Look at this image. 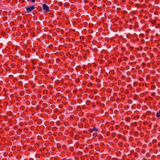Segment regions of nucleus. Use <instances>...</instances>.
Instances as JSON below:
<instances>
[{"instance_id":"1","label":"nucleus","mask_w":160,"mask_h":160,"mask_svg":"<svg viewBox=\"0 0 160 160\" xmlns=\"http://www.w3.org/2000/svg\"><path fill=\"white\" fill-rule=\"evenodd\" d=\"M26 10V12L27 13H31L32 11L36 8V7L34 6H31L29 7H25Z\"/></svg>"},{"instance_id":"2","label":"nucleus","mask_w":160,"mask_h":160,"mask_svg":"<svg viewBox=\"0 0 160 160\" xmlns=\"http://www.w3.org/2000/svg\"><path fill=\"white\" fill-rule=\"evenodd\" d=\"M42 8L45 12H47L49 11V7L46 4H43L42 5Z\"/></svg>"},{"instance_id":"3","label":"nucleus","mask_w":160,"mask_h":160,"mask_svg":"<svg viewBox=\"0 0 160 160\" xmlns=\"http://www.w3.org/2000/svg\"><path fill=\"white\" fill-rule=\"evenodd\" d=\"M88 131L90 133H92L93 132H96V135H97V132L98 131V129L94 127L93 128H90L88 129Z\"/></svg>"},{"instance_id":"4","label":"nucleus","mask_w":160,"mask_h":160,"mask_svg":"<svg viewBox=\"0 0 160 160\" xmlns=\"http://www.w3.org/2000/svg\"><path fill=\"white\" fill-rule=\"evenodd\" d=\"M150 22H151L153 25H155L156 23V22L154 20H153L152 19H150L149 20Z\"/></svg>"},{"instance_id":"5","label":"nucleus","mask_w":160,"mask_h":160,"mask_svg":"<svg viewBox=\"0 0 160 160\" xmlns=\"http://www.w3.org/2000/svg\"><path fill=\"white\" fill-rule=\"evenodd\" d=\"M156 116L157 118H160V110L157 113Z\"/></svg>"},{"instance_id":"6","label":"nucleus","mask_w":160,"mask_h":160,"mask_svg":"<svg viewBox=\"0 0 160 160\" xmlns=\"http://www.w3.org/2000/svg\"><path fill=\"white\" fill-rule=\"evenodd\" d=\"M144 36H145V35H144V34H143V33H141L139 35V37L140 38H144Z\"/></svg>"},{"instance_id":"7","label":"nucleus","mask_w":160,"mask_h":160,"mask_svg":"<svg viewBox=\"0 0 160 160\" xmlns=\"http://www.w3.org/2000/svg\"><path fill=\"white\" fill-rule=\"evenodd\" d=\"M131 118L129 117H127L125 118V120L127 122H129Z\"/></svg>"},{"instance_id":"8","label":"nucleus","mask_w":160,"mask_h":160,"mask_svg":"<svg viewBox=\"0 0 160 160\" xmlns=\"http://www.w3.org/2000/svg\"><path fill=\"white\" fill-rule=\"evenodd\" d=\"M150 30V29H148V30H147L145 31V33H146L147 34L146 35V36H147L148 35V34L150 33L149 31Z\"/></svg>"},{"instance_id":"9","label":"nucleus","mask_w":160,"mask_h":160,"mask_svg":"<svg viewBox=\"0 0 160 160\" xmlns=\"http://www.w3.org/2000/svg\"><path fill=\"white\" fill-rule=\"evenodd\" d=\"M91 102L89 100H87L86 101V104L88 105H89L90 103Z\"/></svg>"},{"instance_id":"10","label":"nucleus","mask_w":160,"mask_h":160,"mask_svg":"<svg viewBox=\"0 0 160 160\" xmlns=\"http://www.w3.org/2000/svg\"><path fill=\"white\" fill-rule=\"evenodd\" d=\"M129 48L130 50V51H132L134 49L133 47L132 46H131L129 47Z\"/></svg>"},{"instance_id":"11","label":"nucleus","mask_w":160,"mask_h":160,"mask_svg":"<svg viewBox=\"0 0 160 160\" xmlns=\"http://www.w3.org/2000/svg\"><path fill=\"white\" fill-rule=\"evenodd\" d=\"M150 78V76L149 75H147L146 76V79L147 80H149Z\"/></svg>"},{"instance_id":"12","label":"nucleus","mask_w":160,"mask_h":160,"mask_svg":"<svg viewBox=\"0 0 160 160\" xmlns=\"http://www.w3.org/2000/svg\"><path fill=\"white\" fill-rule=\"evenodd\" d=\"M116 133L115 132H114L112 133V136L113 137H115L116 136Z\"/></svg>"},{"instance_id":"13","label":"nucleus","mask_w":160,"mask_h":160,"mask_svg":"<svg viewBox=\"0 0 160 160\" xmlns=\"http://www.w3.org/2000/svg\"><path fill=\"white\" fill-rule=\"evenodd\" d=\"M79 81V79L78 78H76L75 80V81L76 83L78 82Z\"/></svg>"},{"instance_id":"14","label":"nucleus","mask_w":160,"mask_h":160,"mask_svg":"<svg viewBox=\"0 0 160 160\" xmlns=\"http://www.w3.org/2000/svg\"><path fill=\"white\" fill-rule=\"evenodd\" d=\"M114 128L112 126L110 128H109V130L110 131H112L113 130Z\"/></svg>"},{"instance_id":"15","label":"nucleus","mask_w":160,"mask_h":160,"mask_svg":"<svg viewBox=\"0 0 160 160\" xmlns=\"http://www.w3.org/2000/svg\"><path fill=\"white\" fill-rule=\"evenodd\" d=\"M148 124V122L147 121H144L143 122V124L144 125H147Z\"/></svg>"},{"instance_id":"16","label":"nucleus","mask_w":160,"mask_h":160,"mask_svg":"<svg viewBox=\"0 0 160 160\" xmlns=\"http://www.w3.org/2000/svg\"><path fill=\"white\" fill-rule=\"evenodd\" d=\"M57 147L58 148H59L60 147H61V145H60V143H58L57 144Z\"/></svg>"},{"instance_id":"17","label":"nucleus","mask_w":160,"mask_h":160,"mask_svg":"<svg viewBox=\"0 0 160 160\" xmlns=\"http://www.w3.org/2000/svg\"><path fill=\"white\" fill-rule=\"evenodd\" d=\"M139 80L140 81H143L144 80V79L140 77L139 78Z\"/></svg>"},{"instance_id":"18","label":"nucleus","mask_w":160,"mask_h":160,"mask_svg":"<svg viewBox=\"0 0 160 160\" xmlns=\"http://www.w3.org/2000/svg\"><path fill=\"white\" fill-rule=\"evenodd\" d=\"M13 81L14 82H17L18 81V79L17 78H15L13 79Z\"/></svg>"},{"instance_id":"19","label":"nucleus","mask_w":160,"mask_h":160,"mask_svg":"<svg viewBox=\"0 0 160 160\" xmlns=\"http://www.w3.org/2000/svg\"><path fill=\"white\" fill-rule=\"evenodd\" d=\"M157 142V140L155 139H154L153 140L152 142L154 143H156Z\"/></svg>"},{"instance_id":"20","label":"nucleus","mask_w":160,"mask_h":160,"mask_svg":"<svg viewBox=\"0 0 160 160\" xmlns=\"http://www.w3.org/2000/svg\"><path fill=\"white\" fill-rule=\"evenodd\" d=\"M27 1H31L32 3H34L35 2V0H28Z\"/></svg>"},{"instance_id":"21","label":"nucleus","mask_w":160,"mask_h":160,"mask_svg":"<svg viewBox=\"0 0 160 160\" xmlns=\"http://www.w3.org/2000/svg\"><path fill=\"white\" fill-rule=\"evenodd\" d=\"M18 83L20 85H21L22 84V82L21 81H20L18 82Z\"/></svg>"},{"instance_id":"22","label":"nucleus","mask_w":160,"mask_h":160,"mask_svg":"<svg viewBox=\"0 0 160 160\" xmlns=\"http://www.w3.org/2000/svg\"><path fill=\"white\" fill-rule=\"evenodd\" d=\"M128 47V48L130 46H131L130 45V44L129 43H127L126 45Z\"/></svg>"},{"instance_id":"23","label":"nucleus","mask_w":160,"mask_h":160,"mask_svg":"<svg viewBox=\"0 0 160 160\" xmlns=\"http://www.w3.org/2000/svg\"><path fill=\"white\" fill-rule=\"evenodd\" d=\"M107 134L108 136H109L110 135V132H107Z\"/></svg>"},{"instance_id":"24","label":"nucleus","mask_w":160,"mask_h":160,"mask_svg":"<svg viewBox=\"0 0 160 160\" xmlns=\"http://www.w3.org/2000/svg\"><path fill=\"white\" fill-rule=\"evenodd\" d=\"M118 138H120V136H121V135L120 134H118Z\"/></svg>"},{"instance_id":"25","label":"nucleus","mask_w":160,"mask_h":160,"mask_svg":"<svg viewBox=\"0 0 160 160\" xmlns=\"http://www.w3.org/2000/svg\"><path fill=\"white\" fill-rule=\"evenodd\" d=\"M138 25H137V26H135V27H134V28H138Z\"/></svg>"},{"instance_id":"26","label":"nucleus","mask_w":160,"mask_h":160,"mask_svg":"<svg viewBox=\"0 0 160 160\" xmlns=\"http://www.w3.org/2000/svg\"><path fill=\"white\" fill-rule=\"evenodd\" d=\"M158 146L160 147V142L158 144Z\"/></svg>"},{"instance_id":"27","label":"nucleus","mask_w":160,"mask_h":160,"mask_svg":"<svg viewBox=\"0 0 160 160\" xmlns=\"http://www.w3.org/2000/svg\"><path fill=\"white\" fill-rule=\"evenodd\" d=\"M74 91L75 92H77V89H76V90H75Z\"/></svg>"},{"instance_id":"28","label":"nucleus","mask_w":160,"mask_h":160,"mask_svg":"<svg viewBox=\"0 0 160 160\" xmlns=\"http://www.w3.org/2000/svg\"><path fill=\"white\" fill-rule=\"evenodd\" d=\"M153 36H151V38H153Z\"/></svg>"},{"instance_id":"29","label":"nucleus","mask_w":160,"mask_h":160,"mask_svg":"<svg viewBox=\"0 0 160 160\" xmlns=\"http://www.w3.org/2000/svg\"><path fill=\"white\" fill-rule=\"evenodd\" d=\"M132 139V137H131L129 138V139Z\"/></svg>"},{"instance_id":"30","label":"nucleus","mask_w":160,"mask_h":160,"mask_svg":"<svg viewBox=\"0 0 160 160\" xmlns=\"http://www.w3.org/2000/svg\"><path fill=\"white\" fill-rule=\"evenodd\" d=\"M74 86L75 87H76V86L75 85H74Z\"/></svg>"},{"instance_id":"31","label":"nucleus","mask_w":160,"mask_h":160,"mask_svg":"<svg viewBox=\"0 0 160 160\" xmlns=\"http://www.w3.org/2000/svg\"><path fill=\"white\" fill-rule=\"evenodd\" d=\"M111 122L112 123V124H113V122Z\"/></svg>"},{"instance_id":"32","label":"nucleus","mask_w":160,"mask_h":160,"mask_svg":"<svg viewBox=\"0 0 160 160\" xmlns=\"http://www.w3.org/2000/svg\"><path fill=\"white\" fill-rule=\"evenodd\" d=\"M140 1H143V0H140Z\"/></svg>"}]
</instances>
